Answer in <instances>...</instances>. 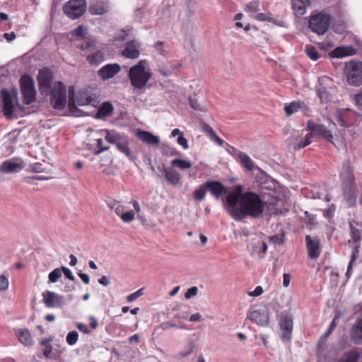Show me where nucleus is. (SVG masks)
Returning a JSON list of instances; mask_svg holds the SVG:
<instances>
[{
  "label": "nucleus",
  "instance_id": "f257e3e1",
  "mask_svg": "<svg viewBox=\"0 0 362 362\" xmlns=\"http://www.w3.org/2000/svg\"><path fill=\"white\" fill-rule=\"evenodd\" d=\"M266 204L258 194L250 191L243 192L242 186L238 185L235 191L228 193L224 207L235 221H241L248 216L260 217Z\"/></svg>",
  "mask_w": 362,
  "mask_h": 362
},
{
  "label": "nucleus",
  "instance_id": "f03ea898",
  "mask_svg": "<svg viewBox=\"0 0 362 362\" xmlns=\"http://www.w3.org/2000/svg\"><path fill=\"white\" fill-rule=\"evenodd\" d=\"M128 76L132 86L141 90L147 84L151 77V73L146 69L144 62L140 61L129 69Z\"/></svg>",
  "mask_w": 362,
  "mask_h": 362
},
{
  "label": "nucleus",
  "instance_id": "7ed1b4c3",
  "mask_svg": "<svg viewBox=\"0 0 362 362\" xmlns=\"http://www.w3.org/2000/svg\"><path fill=\"white\" fill-rule=\"evenodd\" d=\"M72 94H74V92L72 91L71 93V90H69V107L71 112H72L74 114H76L74 109L78 111V110L76 108V105L79 106L90 105L92 107H97L99 104L96 95L88 89L80 90L79 93L76 95L75 99L71 97Z\"/></svg>",
  "mask_w": 362,
  "mask_h": 362
},
{
  "label": "nucleus",
  "instance_id": "20e7f679",
  "mask_svg": "<svg viewBox=\"0 0 362 362\" xmlns=\"http://www.w3.org/2000/svg\"><path fill=\"white\" fill-rule=\"evenodd\" d=\"M340 177L343 183L344 194L351 199H356V192L354 185V176L349 161L346 160L343 163Z\"/></svg>",
  "mask_w": 362,
  "mask_h": 362
},
{
  "label": "nucleus",
  "instance_id": "39448f33",
  "mask_svg": "<svg viewBox=\"0 0 362 362\" xmlns=\"http://www.w3.org/2000/svg\"><path fill=\"white\" fill-rule=\"evenodd\" d=\"M331 20L329 14L320 12L310 17L308 26L313 33L323 35L328 30Z\"/></svg>",
  "mask_w": 362,
  "mask_h": 362
},
{
  "label": "nucleus",
  "instance_id": "423d86ee",
  "mask_svg": "<svg viewBox=\"0 0 362 362\" xmlns=\"http://www.w3.org/2000/svg\"><path fill=\"white\" fill-rule=\"evenodd\" d=\"M50 102L52 107L56 110H62L66 103V90L65 86L61 81L54 83L51 88L49 94Z\"/></svg>",
  "mask_w": 362,
  "mask_h": 362
},
{
  "label": "nucleus",
  "instance_id": "0eeeda50",
  "mask_svg": "<svg viewBox=\"0 0 362 362\" xmlns=\"http://www.w3.org/2000/svg\"><path fill=\"white\" fill-rule=\"evenodd\" d=\"M348 82L353 86H358L362 84V63L351 61L345 66Z\"/></svg>",
  "mask_w": 362,
  "mask_h": 362
},
{
  "label": "nucleus",
  "instance_id": "6e6552de",
  "mask_svg": "<svg viewBox=\"0 0 362 362\" xmlns=\"http://www.w3.org/2000/svg\"><path fill=\"white\" fill-rule=\"evenodd\" d=\"M64 13L71 19L80 18L86 10V0H69L63 7Z\"/></svg>",
  "mask_w": 362,
  "mask_h": 362
},
{
  "label": "nucleus",
  "instance_id": "1a4fd4ad",
  "mask_svg": "<svg viewBox=\"0 0 362 362\" xmlns=\"http://www.w3.org/2000/svg\"><path fill=\"white\" fill-rule=\"evenodd\" d=\"M247 319L261 327L269 324V314L264 308L252 306L247 313Z\"/></svg>",
  "mask_w": 362,
  "mask_h": 362
},
{
  "label": "nucleus",
  "instance_id": "9d476101",
  "mask_svg": "<svg viewBox=\"0 0 362 362\" xmlns=\"http://www.w3.org/2000/svg\"><path fill=\"white\" fill-rule=\"evenodd\" d=\"M21 89L23 101L26 105L31 104L35 99V90L32 78L28 76H23L20 80Z\"/></svg>",
  "mask_w": 362,
  "mask_h": 362
},
{
  "label": "nucleus",
  "instance_id": "9b49d317",
  "mask_svg": "<svg viewBox=\"0 0 362 362\" xmlns=\"http://www.w3.org/2000/svg\"><path fill=\"white\" fill-rule=\"evenodd\" d=\"M52 74L49 70L40 69L37 75L39 90L42 95H48L52 88Z\"/></svg>",
  "mask_w": 362,
  "mask_h": 362
},
{
  "label": "nucleus",
  "instance_id": "f8f14e48",
  "mask_svg": "<svg viewBox=\"0 0 362 362\" xmlns=\"http://www.w3.org/2000/svg\"><path fill=\"white\" fill-rule=\"evenodd\" d=\"M293 318L288 314H281L279 319V327L281 329V339L284 341H290L293 331Z\"/></svg>",
  "mask_w": 362,
  "mask_h": 362
},
{
  "label": "nucleus",
  "instance_id": "ddd939ff",
  "mask_svg": "<svg viewBox=\"0 0 362 362\" xmlns=\"http://www.w3.org/2000/svg\"><path fill=\"white\" fill-rule=\"evenodd\" d=\"M42 297L43 302L47 308H61L65 305L64 297L53 291L43 292Z\"/></svg>",
  "mask_w": 362,
  "mask_h": 362
},
{
  "label": "nucleus",
  "instance_id": "4468645a",
  "mask_svg": "<svg viewBox=\"0 0 362 362\" xmlns=\"http://www.w3.org/2000/svg\"><path fill=\"white\" fill-rule=\"evenodd\" d=\"M24 167L23 161L19 158H13L4 161L0 165L2 173H13L20 172Z\"/></svg>",
  "mask_w": 362,
  "mask_h": 362
},
{
  "label": "nucleus",
  "instance_id": "2eb2a0df",
  "mask_svg": "<svg viewBox=\"0 0 362 362\" xmlns=\"http://www.w3.org/2000/svg\"><path fill=\"white\" fill-rule=\"evenodd\" d=\"M308 257L310 259L317 258L321 253L320 240L319 238H312L307 235L305 238Z\"/></svg>",
  "mask_w": 362,
  "mask_h": 362
},
{
  "label": "nucleus",
  "instance_id": "dca6fc26",
  "mask_svg": "<svg viewBox=\"0 0 362 362\" xmlns=\"http://www.w3.org/2000/svg\"><path fill=\"white\" fill-rule=\"evenodd\" d=\"M140 47L139 42L136 40H130L126 43L124 49L122 51V54L128 59H136L140 55Z\"/></svg>",
  "mask_w": 362,
  "mask_h": 362
},
{
  "label": "nucleus",
  "instance_id": "f3484780",
  "mask_svg": "<svg viewBox=\"0 0 362 362\" xmlns=\"http://www.w3.org/2000/svg\"><path fill=\"white\" fill-rule=\"evenodd\" d=\"M121 69L117 64H108L103 66L98 71V75L103 80H107L114 77L120 71Z\"/></svg>",
  "mask_w": 362,
  "mask_h": 362
},
{
  "label": "nucleus",
  "instance_id": "a211bd4d",
  "mask_svg": "<svg viewBox=\"0 0 362 362\" xmlns=\"http://www.w3.org/2000/svg\"><path fill=\"white\" fill-rule=\"evenodd\" d=\"M351 341L357 345H362V315L356 319L350 330Z\"/></svg>",
  "mask_w": 362,
  "mask_h": 362
},
{
  "label": "nucleus",
  "instance_id": "6ab92c4d",
  "mask_svg": "<svg viewBox=\"0 0 362 362\" xmlns=\"http://www.w3.org/2000/svg\"><path fill=\"white\" fill-rule=\"evenodd\" d=\"M3 111L6 117H11L13 113L14 105L12 95L7 90H2Z\"/></svg>",
  "mask_w": 362,
  "mask_h": 362
},
{
  "label": "nucleus",
  "instance_id": "aec40b11",
  "mask_svg": "<svg viewBox=\"0 0 362 362\" xmlns=\"http://www.w3.org/2000/svg\"><path fill=\"white\" fill-rule=\"evenodd\" d=\"M231 153L235 156L242 165H243L248 170H253L255 165L252 159L245 153L238 151L234 147H231Z\"/></svg>",
  "mask_w": 362,
  "mask_h": 362
},
{
  "label": "nucleus",
  "instance_id": "412c9836",
  "mask_svg": "<svg viewBox=\"0 0 362 362\" xmlns=\"http://www.w3.org/2000/svg\"><path fill=\"white\" fill-rule=\"evenodd\" d=\"M15 335L18 341L25 346H31L34 344V340L30 331L27 328H18L14 329Z\"/></svg>",
  "mask_w": 362,
  "mask_h": 362
},
{
  "label": "nucleus",
  "instance_id": "4be33fe9",
  "mask_svg": "<svg viewBox=\"0 0 362 362\" xmlns=\"http://www.w3.org/2000/svg\"><path fill=\"white\" fill-rule=\"evenodd\" d=\"M205 185L207 191L216 199H220L225 191V187L218 181H207Z\"/></svg>",
  "mask_w": 362,
  "mask_h": 362
},
{
  "label": "nucleus",
  "instance_id": "5701e85b",
  "mask_svg": "<svg viewBox=\"0 0 362 362\" xmlns=\"http://www.w3.org/2000/svg\"><path fill=\"white\" fill-rule=\"evenodd\" d=\"M308 127L315 134L319 136L323 137L327 141H332L333 139V135L329 129L327 127L322 124H314L313 122L309 121L308 122Z\"/></svg>",
  "mask_w": 362,
  "mask_h": 362
},
{
  "label": "nucleus",
  "instance_id": "b1692460",
  "mask_svg": "<svg viewBox=\"0 0 362 362\" xmlns=\"http://www.w3.org/2000/svg\"><path fill=\"white\" fill-rule=\"evenodd\" d=\"M136 135L144 144L149 146H158L160 143L159 136L153 135L152 133L147 131L139 130L136 132Z\"/></svg>",
  "mask_w": 362,
  "mask_h": 362
},
{
  "label": "nucleus",
  "instance_id": "393cba45",
  "mask_svg": "<svg viewBox=\"0 0 362 362\" xmlns=\"http://www.w3.org/2000/svg\"><path fill=\"white\" fill-rule=\"evenodd\" d=\"M291 7L296 16H301L306 13V8L310 4V0H291Z\"/></svg>",
  "mask_w": 362,
  "mask_h": 362
},
{
  "label": "nucleus",
  "instance_id": "a878e982",
  "mask_svg": "<svg viewBox=\"0 0 362 362\" xmlns=\"http://www.w3.org/2000/svg\"><path fill=\"white\" fill-rule=\"evenodd\" d=\"M267 251V243L263 240H257L252 245L251 255L255 257L262 259L264 257Z\"/></svg>",
  "mask_w": 362,
  "mask_h": 362
},
{
  "label": "nucleus",
  "instance_id": "bb28decb",
  "mask_svg": "<svg viewBox=\"0 0 362 362\" xmlns=\"http://www.w3.org/2000/svg\"><path fill=\"white\" fill-rule=\"evenodd\" d=\"M353 115L354 113L349 110H338L337 112V121L343 127H350L353 123L351 119V117Z\"/></svg>",
  "mask_w": 362,
  "mask_h": 362
},
{
  "label": "nucleus",
  "instance_id": "cd10ccee",
  "mask_svg": "<svg viewBox=\"0 0 362 362\" xmlns=\"http://www.w3.org/2000/svg\"><path fill=\"white\" fill-rule=\"evenodd\" d=\"M105 140L112 144H115L116 147L119 144L122 143L127 137L124 134L117 132L115 130H104Z\"/></svg>",
  "mask_w": 362,
  "mask_h": 362
},
{
  "label": "nucleus",
  "instance_id": "c85d7f7f",
  "mask_svg": "<svg viewBox=\"0 0 362 362\" xmlns=\"http://www.w3.org/2000/svg\"><path fill=\"white\" fill-rule=\"evenodd\" d=\"M114 107L110 102L103 103L98 109L96 117L98 119H105L113 114Z\"/></svg>",
  "mask_w": 362,
  "mask_h": 362
},
{
  "label": "nucleus",
  "instance_id": "c756f323",
  "mask_svg": "<svg viewBox=\"0 0 362 362\" xmlns=\"http://www.w3.org/2000/svg\"><path fill=\"white\" fill-rule=\"evenodd\" d=\"M165 178L168 183L173 186H177L180 182V175L172 168H163Z\"/></svg>",
  "mask_w": 362,
  "mask_h": 362
},
{
  "label": "nucleus",
  "instance_id": "7c9ffc66",
  "mask_svg": "<svg viewBox=\"0 0 362 362\" xmlns=\"http://www.w3.org/2000/svg\"><path fill=\"white\" fill-rule=\"evenodd\" d=\"M355 49L351 47H339L335 48L330 54L332 58H342L355 54Z\"/></svg>",
  "mask_w": 362,
  "mask_h": 362
},
{
  "label": "nucleus",
  "instance_id": "2f4dec72",
  "mask_svg": "<svg viewBox=\"0 0 362 362\" xmlns=\"http://www.w3.org/2000/svg\"><path fill=\"white\" fill-rule=\"evenodd\" d=\"M306 109L307 107L305 103L300 101L291 102L290 104L284 107V110L287 116H291L298 110L304 112Z\"/></svg>",
  "mask_w": 362,
  "mask_h": 362
},
{
  "label": "nucleus",
  "instance_id": "473e14b6",
  "mask_svg": "<svg viewBox=\"0 0 362 362\" xmlns=\"http://www.w3.org/2000/svg\"><path fill=\"white\" fill-rule=\"evenodd\" d=\"M86 60L91 66H98L105 60V54L101 50H98L87 55Z\"/></svg>",
  "mask_w": 362,
  "mask_h": 362
},
{
  "label": "nucleus",
  "instance_id": "72a5a7b5",
  "mask_svg": "<svg viewBox=\"0 0 362 362\" xmlns=\"http://www.w3.org/2000/svg\"><path fill=\"white\" fill-rule=\"evenodd\" d=\"M88 11L92 15H103L107 12L108 6L102 1H98L90 5Z\"/></svg>",
  "mask_w": 362,
  "mask_h": 362
},
{
  "label": "nucleus",
  "instance_id": "f704fd0d",
  "mask_svg": "<svg viewBox=\"0 0 362 362\" xmlns=\"http://www.w3.org/2000/svg\"><path fill=\"white\" fill-rule=\"evenodd\" d=\"M255 18L259 21H269L279 26H284V24L283 21L274 18L270 13H259L255 16Z\"/></svg>",
  "mask_w": 362,
  "mask_h": 362
},
{
  "label": "nucleus",
  "instance_id": "c9c22d12",
  "mask_svg": "<svg viewBox=\"0 0 362 362\" xmlns=\"http://www.w3.org/2000/svg\"><path fill=\"white\" fill-rule=\"evenodd\" d=\"M360 354L356 350L345 352L339 359V362H358Z\"/></svg>",
  "mask_w": 362,
  "mask_h": 362
},
{
  "label": "nucleus",
  "instance_id": "e433bc0d",
  "mask_svg": "<svg viewBox=\"0 0 362 362\" xmlns=\"http://www.w3.org/2000/svg\"><path fill=\"white\" fill-rule=\"evenodd\" d=\"M129 141L127 137H126L122 143L119 144L117 148L123 154H124L129 160H134L135 156L132 153L131 150L129 147Z\"/></svg>",
  "mask_w": 362,
  "mask_h": 362
},
{
  "label": "nucleus",
  "instance_id": "4c0bfd02",
  "mask_svg": "<svg viewBox=\"0 0 362 362\" xmlns=\"http://www.w3.org/2000/svg\"><path fill=\"white\" fill-rule=\"evenodd\" d=\"M171 165L174 166V167H177V168H180V170H187V169H189L192 168V164L191 162H189L188 160L180 159V158H175L171 161Z\"/></svg>",
  "mask_w": 362,
  "mask_h": 362
},
{
  "label": "nucleus",
  "instance_id": "58836bf2",
  "mask_svg": "<svg viewBox=\"0 0 362 362\" xmlns=\"http://www.w3.org/2000/svg\"><path fill=\"white\" fill-rule=\"evenodd\" d=\"M207 192V189L206 187L205 183L201 185L199 188H197L193 193V197L195 200L201 202L203 201L205 198L206 194Z\"/></svg>",
  "mask_w": 362,
  "mask_h": 362
},
{
  "label": "nucleus",
  "instance_id": "ea45409f",
  "mask_svg": "<svg viewBox=\"0 0 362 362\" xmlns=\"http://www.w3.org/2000/svg\"><path fill=\"white\" fill-rule=\"evenodd\" d=\"M160 151L163 155L166 156H180V153L167 144H162Z\"/></svg>",
  "mask_w": 362,
  "mask_h": 362
},
{
  "label": "nucleus",
  "instance_id": "a19ab883",
  "mask_svg": "<svg viewBox=\"0 0 362 362\" xmlns=\"http://www.w3.org/2000/svg\"><path fill=\"white\" fill-rule=\"evenodd\" d=\"M305 52L308 57L314 61L317 60L320 57L317 48L313 45H306Z\"/></svg>",
  "mask_w": 362,
  "mask_h": 362
},
{
  "label": "nucleus",
  "instance_id": "79ce46f5",
  "mask_svg": "<svg viewBox=\"0 0 362 362\" xmlns=\"http://www.w3.org/2000/svg\"><path fill=\"white\" fill-rule=\"evenodd\" d=\"M108 206L119 217L124 213V206L118 202L108 204Z\"/></svg>",
  "mask_w": 362,
  "mask_h": 362
},
{
  "label": "nucleus",
  "instance_id": "37998d69",
  "mask_svg": "<svg viewBox=\"0 0 362 362\" xmlns=\"http://www.w3.org/2000/svg\"><path fill=\"white\" fill-rule=\"evenodd\" d=\"M78 339V334L76 331H71L69 332L66 337V343L70 345L73 346L76 344Z\"/></svg>",
  "mask_w": 362,
  "mask_h": 362
},
{
  "label": "nucleus",
  "instance_id": "c03bdc74",
  "mask_svg": "<svg viewBox=\"0 0 362 362\" xmlns=\"http://www.w3.org/2000/svg\"><path fill=\"white\" fill-rule=\"evenodd\" d=\"M62 276L61 269L56 268L49 274V281L50 283H55Z\"/></svg>",
  "mask_w": 362,
  "mask_h": 362
},
{
  "label": "nucleus",
  "instance_id": "a18cd8bd",
  "mask_svg": "<svg viewBox=\"0 0 362 362\" xmlns=\"http://www.w3.org/2000/svg\"><path fill=\"white\" fill-rule=\"evenodd\" d=\"M96 46V41L93 39H89L86 41L83 42L79 46V49L81 50L91 49Z\"/></svg>",
  "mask_w": 362,
  "mask_h": 362
},
{
  "label": "nucleus",
  "instance_id": "49530a36",
  "mask_svg": "<svg viewBox=\"0 0 362 362\" xmlns=\"http://www.w3.org/2000/svg\"><path fill=\"white\" fill-rule=\"evenodd\" d=\"M189 106L195 110H199V111H202V112H204L206 111L205 110V107L202 106L197 101V100L195 98V97H190L189 98Z\"/></svg>",
  "mask_w": 362,
  "mask_h": 362
},
{
  "label": "nucleus",
  "instance_id": "de8ad7c7",
  "mask_svg": "<svg viewBox=\"0 0 362 362\" xmlns=\"http://www.w3.org/2000/svg\"><path fill=\"white\" fill-rule=\"evenodd\" d=\"M120 218L124 223H129L135 218V213L132 210L127 211L122 214Z\"/></svg>",
  "mask_w": 362,
  "mask_h": 362
},
{
  "label": "nucleus",
  "instance_id": "09e8293b",
  "mask_svg": "<svg viewBox=\"0 0 362 362\" xmlns=\"http://www.w3.org/2000/svg\"><path fill=\"white\" fill-rule=\"evenodd\" d=\"M312 137L313 135L311 134H308L303 141H300L297 144V145L295 146V148L296 149H301L305 148V146H308L312 142Z\"/></svg>",
  "mask_w": 362,
  "mask_h": 362
},
{
  "label": "nucleus",
  "instance_id": "8fccbe9b",
  "mask_svg": "<svg viewBox=\"0 0 362 362\" xmlns=\"http://www.w3.org/2000/svg\"><path fill=\"white\" fill-rule=\"evenodd\" d=\"M350 230L351 239L355 243L358 242L361 240L360 230L358 229L355 228L351 223H350Z\"/></svg>",
  "mask_w": 362,
  "mask_h": 362
},
{
  "label": "nucleus",
  "instance_id": "3c124183",
  "mask_svg": "<svg viewBox=\"0 0 362 362\" xmlns=\"http://www.w3.org/2000/svg\"><path fill=\"white\" fill-rule=\"evenodd\" d=\"M317 95L322 103H325L328 100L329 93L326 90V89L324 87L319 88L317 89Z\"/></svg>",
  "mask_w": 362,
  "mask_h": 362
},
{
  "label": "nucleus",
  "instance_id": "603ef678",
  "mask_svg": "<svg viewBox=\"0 0 362 362\" xmlns=\"http://www.w3.org/2000/svg\"><path fill=\"white\" fill-rule=\"evenodd\" d=\"M201 127H202V129L203 130V132L206 133L209 135V136L210 137V139H211L214 136H215V134H216L215 132L211 128V127L210 125H209L208 124L203 122L201 124Z\"/></svg>",
  "mask_w": 362,
  "mask_h": 362
},
{
  "label": "nucleus",
  "instance_id": "864d4df0",
  "mask_svg": "<svg viewBox=\"0 0 362 362\" xmlns=\"http://www.w3.org/2000/svg\"><path fill=\"white\" fill-rule=\"evenodd\" d=\"M103 144V141L102 139H96V146H97V148L98 149L94 152L95 155H98L101 152L107 151V150L109 149V147L104 146Z\"/></svg>",
  "mask_w": 362,
  "mask_h": 362
},
{
  "label": "nucleus",
  "instance_id": "5fc2aeb1",
  "mask_svg": "<svg viewBox=\"0 0 362 362\" xmlns=\"http://www.w3.org/2000/svg\"><path fill=\"white\" fill-rule=\"evenodd\" d=\"M143 294V289L140 288L138 291L131 293L127 297V300L128 302H132L136 300L139 297H140Z\"/></svg>",
  "mask_w": 362,
  "mask_h": 362
},
{
  "label": "nucleus",
  "instance_id": "6e6d98bb",
  "mask_svg": "<svg viewBox=\"0 0 362 362\" xmlns=\"http://www.w3.org/2000/svg\"><path fill=\"white\" fill-rule=\"evenodd\" d=\"M198 293V288L196 286L190 287L187 289L186 293H185V298L186 299H189L192 297H194L197 295Z\"/></svg>",
  "mask_w": 362,
  "mask_h": 362
},
{
  "label": "nucleus",
  "instance_id": "4d7b16f0",
  "mask_svg": "<svg viewBox=\"0 0 362 362\" xmlns=\"http://www.w3.org/2000/svg\"><path fill=\"white\" fill-rule=\"evenodd\" d=\"M354 100L357 108L362 111V90L354 95Z\"/></svg>",
  "mask_w": 362,
  "mask_h": 362
},
{
  "label": "nucleus",
  "instance_id": "13d9d810",
  "mask_svg": "<svg viewBox=\"0 0 362 362\" xmlns=\"http://www.w3.org/2000/svg\"><path fill=\"white\" fill-rule=\"evenodd\" d=\"M8 287V280L4 275L0 276V291H6Z\"/></svg>",
  "mask_w": 362,
  "mask_h": 362
},
{
  "label": "nucleus",
  "instance_id": "bf43d9fd",
  "mask_svg": "<svg viewBox=\"0 0 362 362\" xmlns=\"http://www.w3.org/2000/svg\"><path fill=\"white\" fill-rule=\"evenodd\" d=\"M86 34V28L80 25L73 30V35L78 37H82Z\"/></svg>",
  "mask_w": 362,
  "mask_h": 362
},
{
  "label": "nucleus",
  "instance_id": "052dcab7",
  "mask_svg": "<svg viewBox=\"0 0 362 362\" xmlns=\"http://www.w3.org/2000/svg\"><path fill=\"white\" fill-rule=\"evenodd\" d=\"M61 271L63 272L64 275L69 280L74 281L75 277L72 273V272L66 267H62Z\"/></svg>",
  "mask_w": 362,
  "mask_h": 362
},
{
  "label": "nucleus",
  "instance_id": "680f3d73",
  "mask_svg": "<svg viewBox=\"0 0 362 362\" xmlns=\"http://www.w3.org/2000/svg\"><path fill=\"white\" fill-rule=\"evenodd\" d=\"M177 142L179 145H180L184 149H187L189 148L188 141L184 137L183 134L180 135L177 139Z\"/></svg>",
  "mask_w": 362,
  "mask_h": 362
},
{
  "label": "nucleus",
  "instance_id": "e2e57ef3",
  "mask_svg": "<svg viewBox=\"0 0 362 362\" xmlns=\"http://www.w3.org/2000/svg\"><path fill=\"white\" fill-rule=\"evenodd\" d=\"M263 293V288L261 286L255 287L254 291L250 292L248 294L250 296L257 297Z\"/></svg>",
  "mask_w": 362,
  "mask_h": 362
},
{
  "label": "nucleus",
  "instance_id": "0e129e2a",
  "mask_svg": "<svg viewBox=\"0 0 362 362\" xmlns=\"http://www.w3.org/2000/svg\"><path fill=\"white\" fill-rule=\"evenodd\" d=\"M258 10L257 2H252L246 6V11L250 13H255Z\"/></svg>",
  "mask_w": 362,
  "mask_h": 362
},
{
  "label": "nucleus",
  "instance_id": "69168bd1",
  "mask_svg": "<svg viewBox=\"0 0 362 362\" xmlns=\"http://www.w3.org/2000/svg\"><path fill=\"white\" fill-rule=\"evenodd\" d=\"M77 329L82 332L84 334H90V330L87 327V326L83 322H78L76 324Z\"/></svg>",
  "mask_w": 362,
  "mask_h": 362
},
{
  "label": "nucleus",
  "instance_id": "338daca9",
  "mask_svg": "<svg viewBox=\"0 0 362 362\" xmlns=\"http://www.w3.org/2000/svg\"><path fill=\"white\" fill-rule=\"evenodd\" d=\"M270 241L275 244L281 245L284 243V238L278 235H273L270 238Z\"/></svg>",
  "mask_w": 362,
  "mask_h": 362
},
{
  "label": "nucleus",
  "instance_id": "774afa93",
  "mask_svg": "<svg viewBox=\"0 0 362 362\" xmlns=\"http://www.w3.org/2000/svg\"><path fill=\"white\" fill-rule=\"evenodd\" d=\"M78 275L81 279L82 281L86 284H88L90 282V277L87 274L82 273L81 271L78 273Z\"/></svg>",
  "mask_w": 362,
  "mask_h": 362
}]
</instances>
